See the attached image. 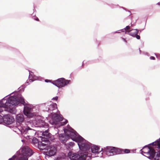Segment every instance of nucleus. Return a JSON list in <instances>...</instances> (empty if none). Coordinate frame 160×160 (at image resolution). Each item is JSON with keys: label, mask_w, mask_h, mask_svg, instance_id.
Instances as JSON below:
<instances>
[{"label": "nucleus", "mask_w": 160, "mask_h": 160, "mask_svg": "<svg viewBox=\"0 0 160 160\" xmlns=\"http://www.w3.org/2000/svg\"><path fill=\"white\" fill-rule=\"evenodd\" d=\"M45 81L46 82H51V81L50 80H48V79H46V80H45Z\"/></svg>", "instance_id": "25"}, {"label": "nucleus", "mask_w": 160, "mask_h": 160, "mask_svg": "<svg viewBox=\"0 0 160 160\" xmlns=\"http://www.w3.org/2000/svg\"><path fill=\"white\" fill-rule=\"evenodd\" d=\"M106 155L111 156L116 154H120L121 153V149L114 147L108 146L105 148L103 151Z\"/></svg>", "instance_id": "9"}, {"label": "nucleus", "mask_w": 160, "mask_h": 160, "mask_svg": "<svg viewBox=\"0 0 160 160\" xmlns=\"http://www.w3.org/2000/svg\"><path fill=\"white\" fill-rule=\"evenodd\" d=\"M155 55L156 56V57H157V58L159 60L160 59V55L159 54H158L157 55L156 54H155Z\"/></svg>", "instance_id": "23"}, {"label": "nucleus", "mask_w": 160, "mask_h": 160, "mask_svg": "<svg viewBox=\"0 0 160 160\" xmlns=\"http://www.w3.org/2000/svg\"><path fill=\"white\" fill-rule=\"evenodd\" d=\"M122 39L125 42H126V40L125 38H122Z\"/></svg>", "instance_id": "30"}, {"label": "nucleus", "mask_w": 160, "mask_h": 160, "mask_svg": "<svg viewBox=\"0 0 160 160\" xmlns=\"http://www.w3.org/2000/svg\"><path fill=\"white\" fill-rule=\"evenodd\" d=\"M58 97L56 96V97H55L53 98L52 99V100H54L57 101L58 100Z\"/></svg>", "instance_id": "24"}, {"label": "nucleus", "mask_w": 160, "mask_h": 160, "mask_svg": "<svg viewBox=\"0 0 160 160\" xmlns=\"http://www.w3.org/2000/svg\"><path fill=\"white\" fill-rule=\"evenodd\" d=\"M28 126H31L32 127L34 126L38 127H46L48 126V124L40 118V117H38L37 118L33 121L30 120L28 121Z\"/></svg>", "instance_id": "8"}, {"label": "nucleus", "mask_w": 160, "mask_h": 160, "mask_svg": "<svg viewBox=\"0 0 160 160\" xmlns=\"http://www.w3.org/2000/svg\"><path fill=\"white\" fill-rule=\"evenodd\" d=\"M77 138L80 150V160H89L91 157H102L103 153L102 148L92 144L82 137H78Z\"/></svg>", "instance_id": "2"}, {"label": "nucleus", "mask_w": 160, "mask_h": 160, "mask_svg": "<svg viewBox=\"0 0 160 160\" xmlns=\"http://www.w3.org/2000/svg\"><path fill=\"white\" fill-rule=\"evenodd\" d=\"M8 96L0 100V113L2 111V108H4L5 111L12 114H15L16 112L15 109L11 108V107L18 105L21 103L24 106L23 113L24 115L28 118H31L34 116L33 112L34 107L32 105L26 102L21 95L15 94L7 98Z\"/></svg>", "instance_id": "1"}, {"label": "nucleus", "mask_w": 160, "mask_h": 160, "mask_svg": "<svg viewBox=\"0 0 160 160\" xmlns=\"http://www.w3.org/2000/svg\"><path fill=\"white\" fill-rule=\"evenodd\" d=\"M71 80L61 78L53 81L52 83L59 88H63L71 83Z\"/></svg>", "instance_id": "10"}, {"label": "nucleus", "mask_w": 160, "mask_h": 160, "mask_svg": "<svg viewBox=\"0 0 160 160\" xmlns=\"http://www.w3.org/2000/svg\"><path fill=\"white\" fill-rule=\"evenodd\" d=\"M14 155H16L17 158V160L18 158V160H28V158L26 156L22 154L17 155L16 153Z\"/></svg>", "instance_id": "18"}, {"label": "nucleus", "mask_w": 160, "mask_h": 160, "mask_svg": "<svg viewBox=\"0 0 160 160\" xmlns=\"http://www.w3.org/2000/svg\"><path fill=\"white\" fill-rule=\"evenodd\" d=\"M42 134L44 136H46V137L48 138L49 137V133L47 131H45L42 133Z\"/></svg>", "instance_id": "19"}, {"label": "nucleus", "mask_w": 160, "mask_h": 160, "mask_svg": "<svg viewBox=\"0 0 160 160\" xmlns=\"http://www.w3.org/2000/svg\"><path fill=\"white\" fill-rule=\"evenodd\" d=\"M68 121L66 119H64L61 115H58L55 113L52 114L51 119L49 121L50 123L52 125H55L54 127L52 128L57 129L58 127L63 126L66 124Z\"/></svg>", "instance_id": "5"}, {"label": "nucleus", "mask_w": 160, "mask_h": 160, "mask_svg": "<svg viewBox=\"0 0 160 160\" xmlns=\"http://www.w3.org/2000/svg\"><path fill=\"white\" fill-rule=\"evenodd\" d=\"M73 144H74V142H69V144L70 146H72V145H73Z\"/></svg>", "instance_id": "26"}, {"label": "nucleus", "mask_w": 160, "mask_h": 160, "mask_svg": "<svg viewBox=\"0 0 160 160\" xmlns=\"http://www.w3.org/2000/svg\"><path fill=\"white\" fill-rule=\"evenodd\" d=\"M138 29H135L126 32L125 33L128 34L134 37H136L137 39H140V36L138 35Z\"/></svg>", "instance_id": "14"}, {"label": "nucleus", "mask_w": 160, "mask_h": 160, "mask_svg": "<svg viewBox=\"0 0 160 160\" xmlns=\"http://www.w3.org/2000/svg\"><path fill=\"white\" fill-rule=\"evenodd\" d=\"M121 150V151H124V153H129L130 152V150L128 149H122Z\"/></svg>", "instance_id": "20"}, {"label": "nucleus", "mask_w": 160, "mask_h": 160, "mask_svg": "<svg viewBox=\"0 0 160 160\" xmlns=\"http://www.w3.org/2000/svg\"><path fill=\"white\" fill-rule=\"evenodd\" d=\"M15 129V132H18V131H19L22 136L27 139H32L36 133V131L30 128L29 126L22 128V129L16 127Z\"/></svg>", "instance_id": "6"}, {"label": "nucleus", "mask_w": 160, "mask_h": 160, "mask_svg": "<svg viewBox=\"0 0 160 160\" xmlns=\"http://www.w3.org/2000/svg\"><path fill=\"white\" fill-rule=\"evenodd\" d=\"M47 104L48 107L46 108V110L51 113H52L51 112L57 108V104L56 103L50 102L47 103Z\"/></svg>", "instance_id": "13"}, {"label": "nucleus", "mask_w": 160, "mask_h": 160, "mask_svg": "<svg viewBox=\"0 0 160 160\" xmlns=\"http://www.w3.org/2000/svg\"><path fill=\"white\" fill-rule=\"evenodd\" d=\"M35 140H36V141H37V139L36 138H35Z\"/></svg>", "instance_id": "34"}, {"label": "nucleus", "mask_w": 160, "mask_h": 160, "mask_svg": "<svg viewBox=\"0 0 160 160\" xmlns=\"http://www.w3.org/2000/svg\"><path fill=\"white\" fill-rule=\"evenodd\" d=\"M35 20H37V21H38V20H39L37 18H36L35 19Z\"/></svg>", "instance_id": "32"}, {"label": "nucleus", "mask_w": 160, "mask_h": 160, "mask_svg": "<svg viewBox=\"0 0 160 160\" xmlns=\"http://www.w3.org/2000/svg\"><path fill=\"white\" fill-rule=\"evenodd\" d=\"M8 160H17V158L16 155H14L12 158H10Z\"/></svg>", "instance_id": "21"}, {"label": "nucleus", "mask_w": 160, "mask_h": 160, "mask_svg": "<svg viewBox=\"0 0 160 160\" xmlns=\"http://www.w3.org/2000/svg\"><path fill=\"white\" fill-rule=\"evenodd\" d=\"M140 152L150 159L160 160V138L152 143L145 146Z\"/></svg>", "instance_id": "3"}, {"label": "nucleus", "mask_w": 160, "mask_h": 160, "mask_svg": "<svg viewBox=\"0 0 160 160\" xmlns=\"http://www.w3.org/2000/svg\"><path fill=\"white\" fill-rule=\"evenodd\" d=\"M68 157L71 160H80V155L79 154L70 152L68 154Z\"/></svg>", "instance_id": "15"}, {"label": "nucleus", "mask_w": 160, "mask_h": 160, "mask_svg": "<svg viewBox=\"0 0 160 160\" xmlns=\"http://www.w3.org/2000/svg\"><path fill=\"white\" fill-rule=\"evenodd\" d=\"M40 147H42V148H40V149L42 150L46 149L47 150L46 152V155L49 156H54L57 151L56 148L54 145H51L48 146L46 144L42 142L41 146L40 145Z\"/></svg>", "instance_id": "7"}, {"label": "nucleus", "mask_w": 160, "mask_h": 160, "mask_svg": "<svg viewBox=\"0 0 160 160\" xmlns=\"http://www.w3.org/2000/svg\"><path fill=\"white\" fill-rule=\"evenodd\" d=\"M130 28V26H127L124 28V29L125 30H128Z\"/></svg>", "instance_id": "22"}, {"label": "nucleus", "mask_w": 160, "mask_h": 160, "mask_svg": "<svg viewBox=\"0 0 160 160\" xmlns=\"http://www.w3.org/2000/svg\"><path fill=\"white\" fill-rule=\"evenodd\" d=\"M150 58L151 60H155V58L154 57H153V56H151V57H150Z\"/></svg>", "instance_id": "27"}, {"label": "nucleus", "mask_w": 160, "mask_h": 160, "mask_svg": "<svg viewBox=\"0 0 160 160\" xmlns=\"http://www.w3.org/2000/svg\"><path fill=\"white\" fill-rule=\"evenodd\" d=\"M157 5H160V2H158L157 4Z\"/></svg>", "instance_id": "31"}, {"label": "nucleus", "mask_w": 160, "mask_h": 160, "mask_svg": "<svg viewBox=\"0 0 160 160\" xmlns=\"http://www.w3.org/2000/svg\"><path fill=\"white\" fill-rule=\"evenodd\" d=\"M64 131L65 134H60L59 135V140L62 143H64L70 138L73 141L77 142L78 144V142L76 140L77 138L81 136L78 134L74 130L71 128L68 127L67 128L64 129Z\"/></svg>", "instance_id": "4"}, {"label": "nucleus", "mask_w": 160, "mask_h": 160, "mask_svg": "<svg viewBox=\"0 0 160 160\" xmlns=\"http://www.w3.org/2000/svg\"><path fill=\"white\" fill-rule=\"evenodd\" d=\"M29 80H31L32 82L34 80H40L41 79V77H37L34 75L33 74V73L32 72L29 71Z\"/></svg>", "instance_id": "16"}, {"label": "nucleus", "mask_w": 160, "mask_h": 160, "mask_svg": "<svg viewBox=\"0 0 160 160\" xmlns=\"http://www.w3.org/2000/svg\"><path fill=\"white\" fill-rule=\"evenodd\" d=\"M45 142H47V141H48V140L46 139V140H45Z\"/></svg>", "instance_id": "33"}, {"label": "nucleus", "mask_w": 160, "mask_h": 160, "mask_svg": "<svg viewBox=\"0 0 160 160\" xmlns=\"http://www.w3.org/2000/svg\"><path fill=\"white\" fill-rule=\"evenodd\" d=\"M14 121V118L9 115H5L3 117L0 115V123L3 122L6 124H11Z\"/></svg>", "instance_id": "12"}, {"label": "nucleus", "mask_w": 160, "mask_h": 160, "mask_svg": "<svg viewBox=\"0 0 160 160\" xmlns=\"http://www.w3.org/2000/svg\"><path fill=\"white\" fill-rule=\"evenodd\" d=\"M16 121L17 123L19 124L23 122L24 120V117L22 114H19L17 115L16 116Z\"/></svg>", "instance_id": "17"}, {"label": "nucleus", "mask_w": 160, "mask_h": 160, "mask_svg": "<svg viewBox=\"0 0 160 160\" xmlns=\"http://www.w3.org/2000/svg\"><path fill=\"white\" fill-rule=\"evenodd\" d=\"M124 29H122L120 30H119V31H120L122 32H124Z\"/></svg>", "instance_id": "29"}, {"label": "nucleus", "mask_w": 160, "mask_h": 160, "mask_svg": "<svg viewBox=\"0 0 160 160\" xmlns=\"http://www.w3.org/2000/svg\"><path fill=\"white\" fill-rule=\"evenodd\" d=\"M121 32H120V31L118 30L116 31H115L113 32V33H120Z\"/></svg>", "instance_id": "28"}, {"label": "nucleus", "mask_w": 160, "mask_h": 160, "mask_svg": "<svg viewBox=\"0 0 160 160\" xmlns=\"http://www.w3.org/2000/svg\"><path fill=\"white\" fill-rule=\"evenodd\" d=\"M34 152L28 146H24L21 148L16 153L17 155L22 154L28 158L33 154Z\"/></svg>", "instance_id": "11"}]
</instances>
